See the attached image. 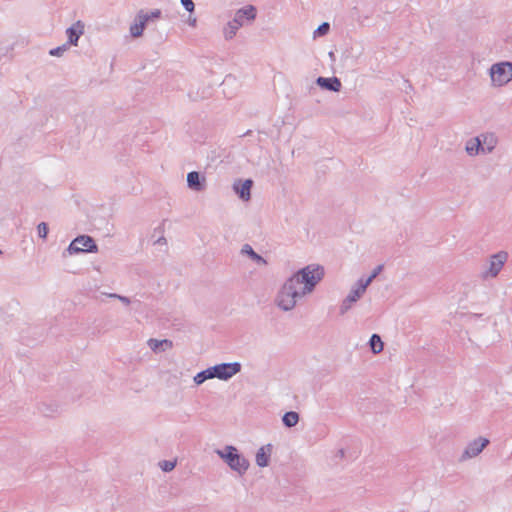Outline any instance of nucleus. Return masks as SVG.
<instances>
[{"label": "nucleus", "instance_id": "nucleus-17", "mask_svg": "<svg viewBox=\"0 0 512 512\" xmlns=\"http://www.w3.org/2000/svg\"><path fill=\"white\" fill-rule=\"evenodd\" d=\"M147 344L149 348L155 353L166 351L168 349H171L173 346L172 341L168 339L158 340L151 338L148 340Z\"/></svg>", "mask_w": 512, "mask_h": 512}, {"label": "nucleus", "instance_id": "nucleus-31", "mask_svg": "<svg viewBox=\"0 0 512 512\" xmlns=\"http://www.w3.org/2000/svg\"><path fill=\"white\" fill-rule=\"evenodd\" d=\"M382 269H383V265H378L377 267H375L374 270L372 271L371 275L369 276V278H371V280L373 281L379 275V273L382 271Z\"/></svg>", "mask_w": 512, "mask_h": 512}, {"label": "nucleus", "instance_id": "nucleus-33", "mask_svg": "<svg viewBox=\"0 0 512 512\" xmlns=\"http://www.w3.org/2000/svg\"><path fill=\"white\" fill-rule=\"evenodd\" d=\"M196 22H197L196 18H190L189 19V25L192 26V27H194L196 25Z\"/></svg>", "mask_w": 512, "mask_h": 512}, {"label": "nucleus", "instance_id": "nucleus-23", "mask_svg": "<svg viewBox=\"0 0 512 512\" xmlns=\"http://www.w3.org/2000/svg\"><path fill=\"white\" fill-rule=\"evenodd\" d=\"M208 379H213V374H212V370H211V367L203 370V371H200L199 373H197L195 376H194V382L196 385H201L202 383H204L206 380Z\"/></svg>", "mask_w": 512, "mask_h": 512}, {"label": "nucleus", "instance_id": "nucleus-19", "mask_svg": "<svg viewBox=\"0 0 512 512\" xmlns=\"http://www.w3.org/2000/svg\"><path fill=\"white\" fill-rule=\"evenodd\" d=\"M241 28L238 19L230 20L223 27V36L226 40H231L236 35L237 31Z\"/></svg>", "mask_w": 512, "mask_h": 512}, {"label": "nucleus", "instance_id": "nucleus-3", "mask_svg": "<svg viewBox=\"0 0 512 512\" xmlns=\"http://www.w3.org/2000/svg\"><path fill=\"white\" fill-rule=\"evenodd\" d=\"M508 61H502L491 65L489 75L493 87H503L508 84L512 77L509 75Z\"/></svg>", "mask_w": 512, "mask_h": 512}, {"label": "nucleus", "instance_id": "nucleus-26", "mask_svg": "<svg viewBox=\"0 0 512 512\" xmlns=\"http://www.w3.org/2000/svg\"><path fill=\"white\" fill-rule=\"evenodd\" d=\"M48 225L45 223V222H41L38 224L37 226V232H38V236L42 239H46L47 238V234H48Z\"/></svg>", "mask_w": 512, "mask_h": 512}, {"label": "nucleus", "instance_id": "nucleus-35", "mask_svg": "<svg viewBox=\"0 0 512 512\" xmlns=\"http://www.w3.org/2000/svg\"><path fill=\"white\" fill-rule=\"evenodd\" d=\"M107 295H108V297L114 298V299H118V297H120V295L116 294V293H110V294H107Z\"/></svg>", "mask_w": 512, "mask_h": 512}, {"label": "nucleus", "instance_id": "nucleus-1", "mask_svg": "<svg viewBox=\"0 0 512 512\" xmlns=\"http://www.w3.org/2000/svg\"><path fill=\"white\" fill-rule=\"evenodd\" d=\"M324 274V268L318 264H309L298 270L278 290L275 305L284 312L292 311L301 298L315 290Z\"/></svg>", "mask_w": 512, "mask_h": 512}, {"label": "nucleus", "instance_id": "nucleus-8", "mask_svg": "<svg viewBox=\"0 0 512 512\" xmlns=\"http://www.w3.org/2000/svg\"><path fill=\"white\" fill-rule=\"evenodd\" d=\"M187 186L195 192H202L206 189V178L197 171L187 174Z\"/></svg>", "mask_w": 512, "mask_h": 512}, {"label": "nucleus", "instance_id": "nucleus-12", "mask_svg": "<svg viewBox=\"0 0 512 512\" xmlns=\"http://www.w3.org/2000/svg\"><path fill=\"white\" fill-rule=\"evenodd\" d=\"M84 23L80 20L76 21L66 30L68 44L76 46L80 36L84 33Z\"/></svg>", "mask_w": 512, "mask_h": 512}, {"label": "nucleus", "instance_id": "nucleus-14", "mask_svg": "<svg viewBox=\"0 0 512 512\" xmlns=\"http://www.w3.org/2000/svg\"><path fill=\"white\" fill-rule=\"evenodd\" d=\"M317 85H319L321 88L333 91V92H339L341 89V81L337 77H318L316 79Z\"/></svg>", "mask_w": 512, "mask_h": 512}, {"label": "nucleus", "instance_id": "nucleus-2", "mask_svg": "<svg viewBox=\"0 0 512 512\" xmlns=\"http://www.w3.org/2000/svg\"><path fill=\"white\" fill-rule=\"evenodd\" d=\"M216 454L240 475L246 473L249 468V461L234 446L227 445L223 450H216Z\"/></svg>", "mask_w": 512, "mask_h": 512}, {"label": "nucleus", "instance_id": "nucleus-18", "mask_svg": "<svg viewBox=\"0 0 512 512\" xmlns=\"http://www.w3.org/2000/svg\"><path fill=\"white\" fill-rule=\"evenodd\" d=\"M465 151L469 156L482 154V146L478 136L471 138L466 142Z\"/></svg>", "mask_w": 512, "mask_h": 512}, {"label": "nucleus", "instance_id": "nucleus-32", "mask_svg": "<svg viewBox=\"0 0 512 512\" xmlns=\"http://www.w3.org/2000/svg\"><path fill=\"white\" fill-rule=\"evenodd\" d=\"M118 300L121 301L124 305L128 306L131 304V300L130 298L126 297V296H122L120 295V297H118Z\"/></svg>", "mask_w": 512, "mask_h": 512}, {"label": "nucleus", "instance_id": "nucleus-15", "mask_svg": "<svg viewBox=\"0 0 512 512\" xmlns=\"http://www.w3.org/2000/svg\"><path fill=\"white\" fill-rule=\"evenodd\" d=\"M273 446L267 444L262 446L256 453V464L259 467H266L269 464V459L272 454Z\"/></svg>", "mask_w": 512, "mask_h": 512}, {"label": "nucleus", "instance_id": "nucleus-22", "mask_svg": "<svg viewBox=\"0 0 512 512\" xmlns=\"http://www.w3.org/2000/svg\"><path fill=\"white\" fill-rule=\"evenodd\" d=\"M369 346L374 354H379L383 351V342L378 334H372L369 340Z\"/></svg>", "mask_w": 512, "mask_h": 512}, {"label": "nucleus", "instance_id": "nucleus-21", "mask_svg": "<svg viewBox=\"0 0 512 512\" xmlns=\"http://www.w3.org/2000/svg\"><path fill=\"white\" fill-rule=\"evenodd\" d=\"M299 419H300V417L297 412L289 411L283 415L282 422H283L284 426H286L288 428H292L298 424Z\"/></svg>", "mask_w": 512, "mask_h": 512}, {"label": "nucleus", "instance_id": "nucleus-27", "mask_svg": "<svg viewBox=\"0 0 512 512\" xmlns=\"http://www.w3.org/2000/svg\"><path fill=\"white\" fill-rule=\"evenodd\" d=\"M180 3L187 12H189V13L194 12L195 4L192 0H180Z\"/></svg>", "mask_w": 512, "mask_h": 512}, {"label": "nucleus", "instance_id": "nucleus-5", "mask_svg": "<svg viewBox=\"0 0 512 512\" xmlns=\"http://www.w3.org/2000/svg\"><path fill=\"white\" fill-rule=\"evenodd\" d=\"M67 251L69 252V254H78L85 252L97 253L98 246L91 236L80 235L69 244Z\"/></svg>", "mask_w": 512, "mask_h": 512}, {"label": "nucleus", "instance_id": "nucleus-36", "mask_svg": "<svg viewBox=\"0 0 512 512\" xmlns=\"http://www.w3.org/2000/svg\"><path fill=\"white\" fill-rule=\"evenodd\" d=\"M339 455L343 456V455H344V450H342V449H341V450L339 451Z\"/></svg>", "mask_w": 512, "mask_h": 512}, {"label": "nucleus", "instance_id": "nucleus-24", "mask_svg": "<svg viewBox=\"0 0 512 512\" xmlns=\"http://www.w3.org/2000/svg\"><path fill=\"white\" fill-rule=\"evenodd\" d=\"M371 278H360L357 283L354 285L356 289H358L363 294L365 293L367 287L371 284Z\"/></svg>", "mask_w": 512, "mask_h": 512}, {"label": "nucleus", "instance_id": "nucleus-16", "mask_svg": "<svg viewBox=\"0 0 512 512\" xmlns=\"http://www.w3.org/2000/svg\"><path fill=\"white\" fill-rule=\"evenodd\" d=\"M256 17V9L254 6L249 5L236 11L233 19H238L240 26L244 24V19L254 20Z\"/></svg>", "mask_w": 512, "mask_h": 512}, {"label": "nucleus", "instance_id": "nucleus-6", "mask_svg": "<svg viewBox=\"0 0 512 512\" xmlns=\"http://www.w3.org/2000/svg\"><path fill=\"white\" fill-rule=\"evenodd\" d=\"M490 443V440L485 437H477L468 442L462 454L459 457L460 462H465L469 459L477 457Z\"/></svg>", "mask_w": 512, "mask_h": 512}, {"label": "nucleus", "instance_id": "nucleus-29", "mask_svg": "<svg viewBox=\"0 0 512 512\" xmlns=\"http://www.w3.org/2000/svg\"><path fill=\"white\" fill-rule=\"evenodd\" d=\"M175 465H176V462H172V461H163L160 464L162 470L165 472H169V471L173 470Z\"/></svg>", "mask_w": 512, "mask_h": 512}, {"label": "nucleus", "instance_id": "nucleus-25", "mask_svg": "<svg viewBox=\"0 0 512 512\" xmlns=\"http://www.w3.org/2000/svg\"><path fill=\"white\" fill-rule=\"evenodd\" d=\"M329 30H330V24L328 22H323L314 31V38L325 36L329 32Z\"/></svg>", "mask_w": 512, "mask_h": 512}, {"label": "nucleus", "instance_id": "nucleus-10", "mask_svg": "<svg viewBox=\"0 0 512 512\" xmlns=\"http://www.w3.org/2000/svg\"><path fill=\"white\" fill-rule=\"evenodd\" d=\"M480 144L482 146V154H489L495 149L498 138L492 132L482 133L479 136Z\"/></svg>", "mask_w": 512, "mask_h": 512}, {"label": "nucleus", "instance_id": "nucleus-30", "mask_svg": "<svg viewBox=\"0 0 512 512\" xmlns=\"http://www.w3.org/2000/svg\"><path fill=\"white\" fill-rule=\"evenodd\" d=\"M160 16H161V11L159 9H155V10L151 11L150 13L144 12V17H147L148 21L152 20V19L160 18Z\"/></svg>", "mask_w": 512, "mask_h": 512}, {"label": "nucleus", "instance_id": "nucleus-4", "mask_svg": "<svg viewBox=\"0 0 512 512\" xmlns=\"http://www.w3.org/2000/svg\"><path fill=\"white\" fill-rule=\"evenodd\" d=\"M508 260L506 251H499L489 257L488 267L481 273L483 280L496 278Z\"/></svg>", "mask_w": 512, "mask_h": 512}, {"label": "nucleus", "instance_id": "nucleus-9", "mask_svg": "<svg viewBox=\"0 0 512 512\" xmlns=\"http://www.w3.org/2000/svg\"><path fill=\"white\" fill-rule=\"evenodd\" d=\"M252 186L253 181L251 179H246L243 182H241V180H238L234 182L233 189L240 199L248 201L251 198Z\"/></svg>", "mask_w": 512, "mask_h": 512}, {"label": "nucleus", "instance_id": "nucleus-20", "mask_svg": "<svg viewBox=\"0 0 512 512\" xmlns=\"http://www.w3.org/2000/svg\"><path fill=\"white\" fill-rule=\"evenodd\" d=\"M241 254L249 256L254 262L261 265H266L267 261L258 253H256L251 245L244 244L241 248Z\"/></svg>", "mask_w": 512, "mask_h": 512}, {"label": "nucleus", "instance_id": "nucleus-7", "mask_svg": "<svg viewBox=\"0 0 512 512\" xmlns=\"http://www.w3.org/2000/svg\"><path fill=\"white\" fill-rule=\"evenodd\" d=\"M239 362L221 363L211 367L213 378L227 381L241 371Z\"/></svg>", "mask_w": 512, "mask_h": 512}, {"label": "nucleus", "instance_id": "nucleus-28", "mask_svg": "<svg viewBox=\"0 0 512 512\" xmlns=\"http://www.w3.org/2000/svg\"><path fill=\"white\" fill-rule=\"evenodd\" d=\"M66 50H67V44H64L62 46L51 49L49 54L51 56H61Z\"/></svg>", "mask_w": 512, "mask_h": 512}, {"label": "nucleus", "instance_id": "nucleus-34", "mask_svg": "<svg viewBox=\"0 0 512 512\" xmlns=\"http://www.w3.org/2000/svg\"><path fill=\"white\" fill-rule=\"evenodd\" d=\"M156 243H158V244H165V243H166V239H165V237H160V238L156 241Z\"/></svg>", "mask_w": 512, "mask_h": 512}, {"label": "nucleus", "instance_id": "nucleus-11", "mask_svg": "<svg viewBox=\"0 0 512 512\" xmlns=\"http://www.w3.org/2000/svg\"><path fill=\"white\" fill-rule=\"evenodd\" d=\"M363 296V293L360 292L358 289H356L354 286L351 288L349 294L346 296V298L342 301L339 312L341 315L346 314L352 307V305L357 302L361 297Z\"/></svg>", "mask_w": 512, "mask_h": 512}, {"label": "nucleus", "instance_id": "nucleus-13", "mask_svg": "<svg viewBox=\"0 0 512 512\" xmlns=\"http://www.w3.org/2000/svg\"><path fill=\"white\" fill-rule=\"evenodd\" d=\"M148 22V18L144 17V11L140 10L136 16V22L130 26V34L132 37H140Z\"/></svg>", "mask_w": 512, "mask_h": 512}]
</instances>
